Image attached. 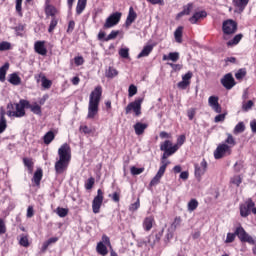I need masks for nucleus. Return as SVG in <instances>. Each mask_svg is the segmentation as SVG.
<instances>
[{
  "label": "nucleus",
  "instance_id": "obj_34",
  "mask_svg": "<svg viewBox=\"0 0 256 256\" xmlns=\"http://www.w3.org/2000/svg\"><path fill=\"white\" fill-rule=\"evenodd\" d=\"M53 139H55V133L53 131L47 132L43 137L45 145H49Z\"/></svg>",
  "mask_w": 256,
  "mask_h": 256
},
{
  "label": "nucleus",
  "instance_id": "obj_30",
  "mask_svg": "<svg viewBox=\"0 0 256 256\" xmlns=\"http://www.w3.org/2000/svg\"><path fill=\"white\" fill-rule=\"evenodd\" d=\"M8 81L11 85H21V77L17 73L10 74Z\"/></svg>",
  "mask_w": 256,
  "mask_h": 256
},
{
  "label": "nucleus",
  "instance_id": "obj_48",
  "mask_svg": "<svg viewBox=\"0 0 256 256\" xmlns=\"http://www.w3.org/2000/svg\"><path fill=\"white\" fill-rule=\"evenodd\" d=\"M57 23H58L57 19L53 17L48 28V33H53V31L57 27Z\"/></svg>",
  "mask_w": 256,
  "mask_h": 256
},
{
  "label": "nucleus",
  "instance_id": "obj_35",
  "mask_svg": "<svg viewBox=\"0 0 256 256\" xmlns=\"http://www.w3.org/2000/svg\"><path fill=\"white\" fill-rule=\"evenodd\" d=\"M23 163H24L25 167H27L28 173H30V174L33 173V166H34L33 159L24 158Z\"/></svg>",
  "mask_w": 256,
  "mask_h": 256
},
{
  "label": "nucleus",
  "instance_id": "obj_22",
  "mask_svg": "<svg viewBox=\"0 0 256 256\" xmlns=\"http://www.w3.org/2000/svg\"><path fill=\"white\" fill-rule=\"evenodd\" d=\"M163 61H173V63H177V61H179V52H170L168 55H164Z\"/></svg>",
  "mask_w": 256,
  "mask_h": 256
},
{
  "label": "nucleus",
  "instance_id": "obj_18",
  "mask_svg": "<svg viewBox=\"0 0 256 256\" xmlns=\"http://www.w3.org/2000/svg\"><path fill=\"white\" fill-rule=\"evenodd\" d=\"M137 19V12L133 9V7L129 8V13L125 22L126 27H131V24Z\"/></svg>",
  "mask_w": 256,
  "mask_h": 256
},
{
  "label": "nucleus",
  "instance_id": "obj_33",
  "mask_svg": "<svg viewBox=\"0 0 256 256\" xmlns=\"http://www.w3.org/2000/svg\"><path fill=\"white\" fill-rule=\"evenodd\" d=\"M57 241H59V238L57 237H52L50 239H48L47 241H45L42 245V251H47V249L49 248V245H53V243H57Z\"/></svg>",
  "mask_w": 256,
  "mask_h": 256
},
{
  "label": "nucleus",
  "instance_id": "obj_43",
  "mask_svg": "<svg viewBox=\"0 0 256 256\" xmlns=\"http://www.w3.org/2000/svg\"><path fill=\"white\" fill-rule=\"evenodd\" d=\"M179 225H181V217H176L174 219V222L170 226L171 231H176L177 227H179Z\"/></svg>",
  "mask_w": 256,
  "mask_h": 256
},
{
  "label": "nucleus",
  "instance_id": "obj_57",
  "mask_svg": "<svg viewBox=\"0 0 256 256\" xmlns=\"http://www.w3.org/2000/svg\"><path fill=\"white\" fill-rule=\"evenodd\" d=\"M9 49H11V43L5 41L0 43V51H9Z\"/></svg>",
  "mask_w": 256,
  "mask_h": 256
},
{
  "label": "nucleus",
  "instance_id": "obj_23",
  "mask_svg": "<svg viewBox=\"0 0 256 256\" xmlns=\"http://www.w3.org/2000/svg\"><path fill=\"white\" fill-rule=\"evenodd\" d=\"M151 51H153V45L144 46L142 51L138 54L137 59H141L142 57H149Z\"/></svg>",
  "mask_w": 256,
  "mask_h": 256
},
{
  "label": "nucleus",
  "instance_id": "obj_45",
  "mask_svg": "<svg viewBox=\"0 0 256 256\" xmlns=\"http://www.w3.org/2000/svg\"><path fill=\"white\" fill-rule=\"evenodd\" d=\"M56 213L59 217H67V214L69 213V210L65 208L58 207L56 209Z\"/></svg>",
  "mask_w": 256,
  "mask_h": 256
},
{
  "label": "nucleus",
  "instance_id": "obj_52",
  "mask_svg": "<svg viewBox=\"0 0 256 256\" xmlns=\"http://www.w3.org/2000/svg\"><path fill=\"white\" fill-rule=\"evenodd\" d=\"M139 207H141V202L139 201V198H138L135 203L129 206V211L135 212L137 211V209H139Z\"/></svg>",
  "mask_w": 256,
  "mask_h": 256
},
{
  "label": "nucleus",
  "instance_id": "obj_26",
  "mask_svg": "<svg viewBox=\"0 0 256 256\" xmlns=\"http://www.w3.org/2000/svg\"><path fill=\"white\" fill-rule=\"evenodd\" d=\"M191 11H193V3H188L183 7V11L178 13L177 17H183V15H190Z\"/></svg>",
  "mask_w": 256,
  "mask_h": 256
},
{
  "label": "nucleus",
  "instance_id": "obj_54",
  "mask_svg": "<svg viewBox=\"0 0 256 256\" xmlns=\"http://www.w3.org/2000/svg\"><path fill=\"white\" fill-rule=\"evenodd\" d=\"M109 197H111L112 201H114V203H119L120 199H121V194L119 192H114L113 194H109Z\"/></svg>",
  "mask_w": 256,
  "mask_h": 256
},
{
  "label": "nucleus",
  "instance_id": "obj_56",
  "mask_svg": "<svg viewBox=\"0 0 256 256\" xmlns=\"http://www.w3.org/2000/svg\"><path fill=\"white\" fill-rule=\"evenodd\" d=\"M245 75H247V71L245 69H240L238 72H236L235 77L236 79L241 80L243 77H245Z\"/></svg>",
  "mask_w": 256,
  "mask_h": 256
},
{
  "label": "nucleus",
  "instance_id": "obj_36",
  "mask_svg": "<svg viewBox=\"0 0 256 256\" xmlns=\"http://www.w3.org/2000/svg\"><path fill=\"white\" fill-rule=\"evenodd\" d=\"M245 131V123L239 122L233 130L234 135H239V133H243Z\"/></svg>",
  "mask_w": 256,
  "mask_h": 256
},
{
  "label": "nucleus",
  "instance_id": "obj_59",
  "mask_svg": "<svg viewBox=\"0 0 256 256\" xmlns=\"http://www.w3.org/2000/svg\"><path fill=\"white\" fill-rule=\"evenodd\" d=\"M191 85V82H186L185 80H182L178 83V88L179 89H182V90H185L187 89L188 86Z\"/></svg>",
  "mask_w": 256,
  "mask_h": 256
},
{
  "label": "nucleus",
  "instance_id": "obj_55",
  "mask_svg": "<svg viewBox=\"0 0 256 256\" xmlns=\"http://www.w3.org/2000/svg\"><path fill=\"white\" fill-rule=\"evenodd\" d=\"M253 105H254V103L251 100H249L248 102H244L242 104V109H243V111H250V109L253 107Z\"/></svg>",
  "mask_w": 256,
  "mask_h": 256
},
{
  "label": "nucleus",
  "instance_id": "obj_3",
  "mask_svg": "<svg viewBox=\"0 0 256 256\" xmlns=\"http://www.w3.org/2000/svg\"><path fill=\"white\" fill-rule=\"evenodd\" d=\"M160 150L164 151L161 159V167L165 165V169H167V165H169V161H167L168 157L177 153V146H173V143L170 140L164 141L163 144L160 145Z\"/></svg>",
  "mask_w": 256,
  "mask_h": 256
},
{
  "label": "nucleus",
  "instance_id": "obj_32",
  "mask_svg": "<svg viewBox=\"0 0 256 256\" xmlns=\"http://www.w3.org/2000/svg\"><path fill=\"white\" fill-rule=\"evenodd\" d=\"M198 207H199V202L197 201V199H191L188 202L187 209L190 213H193V211H195V209H197Z\"/></svg>",
  "mask_w": 256,
  "mask_h": 256
},
{
  "label": "nucleus",
  "instance_id": "obj_46",
  "mask_svg": "<svg viewBox=\"0 0 256 256\" xmlns=\"http://www.w3.org/2000/svg\"><path fill=\"white\" fill-rule=\"evenodd\" d=\"M119 55L122 59H129V48H121L119 50Z\"/></svg>",
  "mask_w": 256,
  "mask_h": 256
},
{
  "label": "nucleus",
  "instance_id": "obj_49",
  "mask_svg": "<svg viewBox=\"0 0 256 256\" xmlns=\"http://www.w3.org/2000/svg\"><path fill=\"white\" fill-rule=\"evenodd\" d=\"M235 237H237V230H235L234 234L233 233H228L225 243H233L235 241Z\"/></svg>",
  "mask_w": 256,
  "mask_h": 256
},
{
  "label": "nucleus",
  "instance_id": "obj_11",
  "mask_svg": "<svg viewBox=\"0 0 256 256\" xmlns=\"http://www.w3.org/2000/svg\"><path fill=\"white\" fill-rule=\"evenodd\" d=\"M103 190L98 189L97 195L92 201V210L93 213L97 214L101 211V206L103 205Z\"/></svg>",
  "mask_w": 256,
  "mask_h": 256
},
{
  "label": "nucleus",
  "instance_id": "obj_47",
  "mask_svg": "<svg viewBox=\"0 0 256 256\" xmlns=\"http://www.w3.org/2000/svg\"><path fill=\"white\" fill-rule=\"evenodd\" d=\"M185 135H180L177 138V143L173 147H177V151H179V147H181L185 143Z\"/></svg>",
  "mask_w": 256,
  "mask_h": 256
},
{
  "label": "nucleus",
  "instance_id": "obj_19",
  "mask_svg": "<svg viewBox=\"0 0 256 256\" xmlns=\"http://www.w3.org/2000/svg\"><path fill=\"white\" fill-rule=\"evenodd\" d=\"M207 17V12L206 11H200V12H195L192 17H190L189 21L192 23V25H195L197 21L200 19H205Z\"/></svg>",
  "mask_w": 256,
  "mask_h": 256
},
{
  "label": "nucleus",
  "instance_id": "obj_8",
  "mask_svg": "<svg viewBox=\"0 0 256 256\" xmlns=\"http://www.w3.org/2000/svg\"><path fill=\"white\" fill-rule=\"evenodd\" d=\"M143 103V98H138L134 102H131L127 105L125 108V113L126 115H129L131 111L134 112L136 117H139L141 115V105Z\"/></svg>",
  "mask_w": 256,
  "mask_h": 256
},
{
  "label": "nucleus",
  "instance_id": "obj_31",
  "mask_svg": "<svg viewBox=\"0 0 256 256\" xmlns=\"http://www.w3.org/2000/svg\"><path fill=\"white\" fill-rule=\"evenodd\" d=\"M227 138L225 139L224 144L228 145V147H230V149H233V147H235L237 145V142L235 141V138L233 137V135L227 133Z\"/></svg>",
  "mask_w": 256,
  "mask_h": 256
},
{
  "label": "nucleus",
  "instance_id": "obj_60",
  "mask_svg": "<svg viewBox=\"0 0 256 256\" xmlns=\"http://www.w3.org/2000/svg\"><path fill=\"white\" fill-rule=\"evenodd\" d=\"M193 77V72H187L182 76V81H186L187 83H191V78Z\"/></svg>",
  "mask_w": 256,
  "mask_h": 256
},
{
  "label": "nucleus",
  "instance_id": "obj_17",
  "mask_svg": "<svg viewBox=\"0 0 256 256\" xmlns=\"http://www.w3.org/2000/svg\"><path fill=\"white\" fill-rule=\"evenodd\" d=\"M34 49L38 53V55H42V56L47 55V48L45 47V41L35 42Z\"/></svg>",
  "mask_w": 256,
  "mask_h": 256
},
{
  "label": "nucleus",
  "instance_id": "obj_44",
  "mask_svg": "<svg viewBox=\"0 0 256 256\" xmlns=\"http://www.w3.org/2000/svg\"><path fill=\"white\" fill-rule=\"evenodd\" d=\"M232 185H236V187H239L241 183H243V179L241 176H234L231 178Z\"/></svg>",
  "mask_w": 256,
  "mask_h": 256
},
{
  "label": "nucleus",
  "instance_id": "obj_2",
  "mask_svg": "<svg viewBox=\"0 0 256 256\" xmlns=\"http://www.w3.org/2000/svg\"><path fill=\"white\" fill-rule=\"evenodd\" d=\"M101 95H103V88L97 86L89 96L88 114L87 119H95L97 113H99V103H101Z\"/></svg>",
  "mask_w": 256,
  "mask_h": 256
},
{
  "label": "nucleus",
  "instance_id": "obj_63",
  "mask_svg": "<svg viewBox=\"0 0 256 256\" xmlns=\"http://www.w3.org/2000/svg\"><path fill=\"white\" fill-rule=\"evenodd\" d=\"M80 131H82V133H85V135H89L92 133L91 128H89L88 126H81Z\"/></svg>",
  "mask_w": 256,
  "mask_h": 256
},
{
  "label": "nucleus",
  "instance_id": "obj_40",
  "mask_svg": "<svg viewBox=\"0 0 256 256\" xmlns=\"http://www.w3.org/2000/svg\"><path fill=\"white\" fill-rule=\"evenodd\" d=\"M119 35V30H112L110 34L104 39V41H113V39H117Z\"/></svg>",
  "mask_w": 256,
  "mask_h": 256
},
{
  "label": "nucleus",
  "instance_id": "obj_61",
  "mask_svg": "<svg viewBox=\"0 0 256 256\" xmlns=\"http://www.w3.org/2000/svg\"><path fill=\"white\" fill-rule=\"evenodd\" d=\"M74 63L75 65H77V67L83 65V63H85V60L83 59L82 56H77L74 58Z\"/></svg>",
  "mask_w": 256,
  "mask_h": 256
},
{
  "label": "nucleus",
  "instance_id": "obj_42",
  "mask_svg": "<svg viewBox=\"0 0 256 256\" xmlns=\"http://www.w3.org/2000/svg\"><path fill=\"white\" fill-rule=\"evenodd\" d=\"M57 14V9L54 6L46 7V15H50V17H55Z\"/></svg>",
  "mask_w": 256,
  "mask_h": 256
},
{
  "label": "nucleus",
  "instance_id": "obj_39",
  "mask_svg": "<svg viewBox=\"0 0 256 256\" xmlns=\"http://www.w3.org/2000/svg\"><path fill=\"white\" fill-rule=\"evenodd\" d=\"M42 81V87L44 89H51V85H53V82H51V80L47 79V77H42L41 79Z\"/></svg>",
  "mask_w": 256,
  "mask_h": 256
},
{
  "label": "nucleus",
  "instance_id": "obj_51",
  "mask_svg": "<svg viewBox=\"0 0 256 256\" xmlns=\"http://www.w3.org/2000/svg\"><path fill=\"white\" fill-rule=\"evenodd\" d=\"M143 171H145V168H137L135 166H132L130 168V172L132 173V175H141Z\"/></svg>",
  "mask_w": 256,
  "mask_h": 256
},
{
  "label": "nucleus",
  "instance_id": "obj_4",
  "mask_svg": "<svg viewBox=\"0 0 256 256\" xmlns=\"http://www.w3.org/2000/svg\"><path fill=\"white\" fill-rule=\"evenodd\" d=\"M236 235L238 239L241 241V243H249V245H254L252 248L253 255H256V238H253V236L249 235L247 231H245V228L242 226H238L236 228Z\"/></svg>",
  "mask_w": 256,
  "mask_h": 256
},
{
  "label": "nucleus",
  "instance_id": "obj_41",
  "mask_svg": "<svg viewBox=\"0 0 256 256\" xmlns=\"http://www.w3.org/2000/svg\"><path fill=\"white\" fill-rule=\"evenodd\" d=\"M29 109L34 113L35 115H41V106L39 104L30 105Z\"/></svg>",
  "mask_w": 256,
  "mask_h": 256
},
{
  "label": "nucleus",
  "instance_id": "obj_14",
  "mask_svg": "<svg viewBox=\"0 0 256 256\" xmlns=\"http://www.w3.org/2000/svg\"><path fill=\"white\" fill-rule=\"evenodd\" d=\"M208 104L215 113H221V105H219V97L217 96H210L208 98Z\"/></svg>",
  "mask_w": 256,
  "mask_h": 256
},
{
  "label": "nucleus",
  "instance_id": "obj_53",
  "mask_svg": "<svg viewBox=\"0 0 256 256\" xmlns=\"http://www.w3.org/2000/svg\"><path fill=\"white\" fill-rule=\"evenodd\" d=\"M135 95H137V86H135V85H130V86H129V89H128V96H129V97H133V96H135Z\"/></svg>",
  "mask_w": 256,
  "mask_h": 256
},
{
  "label": "nucleus",
  "instance_id": "obj_9",
  "mask_svg": "<svg viewBox=\"0 0 256 256\" xmlns=\"http://www.w3.org/2000/svg\"><path fill=\"white\" fill-rule=\"evenodd\" d=\"M121 12H115L111 14L105 21L103 25V29H111L115 27V25H119V21H121Z\"/></svg>",
  "mask_w": 256,
  "mask_h": 256
},
{
  "label": "nucleus",
  "instance_id": "obj_50",
  "mask_svg": "<svg viewBox=\"0 0 256 256\" xmlns=\"http://www.w3.org/2000/svg\"><path fill=\"white\" fill-rule=\"evenodd\" d=\"M93 185H95V178L91 177L89 178L85 183V189L88 191L93 189Z\"/></svg>",
  "mask_w": 256,
  "mask_h": 256
},
{
  "label": "nucleus",
  "instance_id": "obj_5",
  "mask_svg": "<svg viewBox=\"0 0 256 256\" xmlns=\"http://www.w3.org/2000/svg\"><path fill=\"white\" fill-rule=\"evenodd\" d=\"M107 247H109V249H113L111 246V239H109L107 235H103L102 240L97 243L96 251L99 255L106 256L109 254Z\"/></svg>",
  "mask_w": 256,
  "mask_h": 256
},
{
  "label": "nucleus",
  "instance_id": "obj_38",
  "mask_svg": "<svg viewBox=\"0 0 256 256\" xmlns=\"http://www.w3.org/2000/svg\"><path fill=\"white\" fill-rule=\"evenodd\" d=\"M251 213L250 208L246 206L245 204L240 205V215L241 217H249V214Z\"/></svg>",
  "mask_w": 256,
  "mask_h": 256
},
{
  "label": "nucleus",
  "instance_id": "obj_20",
  "mask_svg": "<svg viewBox=\"0 0 256 256\" xmlns=\"http://www.w3.org/2000/svg\"><path fill=\"white\" fill-rule=\"evenodd\" d=\"M153 223H155L153 216L146 217L143 221L144 231H151V229H153Z\"/></svg>",
  "mask_w": 256,
  "mask_h": 256
},
{
  "label": "nucleus",
  "instance_id": "obj_64",
  "mask_svg": "<svg viewBox=\"0 0 256 256\" xmlns=\"http://www.w3.org/2000/svg\"><path fill=\"white\" fill-rule=\"evenodd\" d=\"M174 233H175V230H171V227H169L166 234L167 241L173 238Z\"/></svg>",
  "mask_w": 256,
  "mask_h": 256
},
{
  "label": "nucleus",
  "instance_id": "obj_21",
  "mask_svg": "<svg viewBox=\"0 0 256 256\" xmlns=\"http://www.w3.org/2000/svg\"><path fill=\"white\" fill-rule=\"evenodd\" d=\"M148 125L145 123L137 122L134 125V131L136 135H143L145 133V129H147Z\"/></svg>",
  "mask_w": 256,
  "mask_h": 256
},
{
  "label": "nucleus",
  "instance_id": "obj_12",
  "mask_svg": "<svg viewBox=\"0 0 256 256\" xmlns=\"http://www.w3.org/2000/svg\"><path fill=\"white\" fill-rule=\"evenodd\" d=\"M207 160L203 159L200 164H195L194 168H195V177L196 179H201V177H203V175H205V173H207Z\"/></svg>",
  "mask_w": 256,
  "mask_h": 256
},
{
  "label": "nucleus",
  "instance_id": "obj_6",
  "mask_svg": "<svg viewBox=\"0 0 256 256\" xmlns=\"http://www.w3.org/2000/svg\"><path fill=\"white\" fill-rule=\"evenodd\" d=\"M29 105L27 100H20L19 103L15 104V111L9 110L7 112L8 117H25V106Z\"/></svg>",
  "mask_w": 256,
  "mask_h": 256
},
{
  "label": "nucleus",
  "instance_id": "obj_28",
  "mask_svg": "<svg viewBox=\"0 0 256 256\" xmlns=\"http://www.w3.org/2000/svg\"><path fill=\"white\" fill-rule=\"evenodd\" d=\"M85 7H87V0H78L77 6H76L77 15H81V13L85 11Z\"/></svg>",
  "mask_w": 256,
  "mask_h": 256
},
{
  "label": "nucleus",
  "instance_id": "obj_29",
  "mask_svg": "<svg viewBox=\"0 0 256 256\" xmlns=\"http://www.w3.org/2000/svg\"><path fill=\"white\" fill-rule=\"evenodd\" d=\"M7 71H9V63H5L2 67H0V81H1V83H5V77L7 75Z\"/></svg>",
  "mask_w": 256,
  "mask_h": 256
},
{
  "label": "nucleus",
  "instance_id": "obj_24",
  "mask_svg": "<svg viewBox=\"0 0 256 256\" xmlns=\"http://www.w3.org/2000/svg\"><path fill=\"white\" fill-rule=\"evenodd\" d=\"M43 179V170L37 169L34 173V176L32 178V181L35 183V185H41V180Z\"/></svg>",
  "mask_w": 256,
  "mask_h": 256
},
{
  "label": "nucleus",
  "instance_id": "obj_25",
  "mask_svg": "<svg viewBox=\"0 0 256 256\" xmlns=\"http://www.w3.org/2000/svg\"><path fill=\"white\" fill-rule=\"evenodd\" d=\"M176 43H183V26H179L174 32Z\"/></svg>",
  "mask_w": 256,
  "mask_h": 256
},
{
  "label": "nucleus",
  "instance_id": "obj_15",
  "mask_svg": "<svg viewBox=\"0 0 256 256\" xmlns=\"http://www.w3.org/2000/svg\"><path fill=\"white\" fill-rule=\"evenodd\" d=\"M165 165L164 164L163 166H160L157 174L155 175V177L151 180L150 182V186L151 187H155V185H159L160 181H161V177H163V175H165Z\"/></svg>",
  "mask_w": 256,
  "mask_h": 256
},
{
  "label": "nucleus",
  "instance_id": "obj_58",
  "mask_svg": "<svg viewBox=\"0 0 256 256\" xmlns=\"http://www.w3.org/2000/svg\"><path fill=\"white\" fill-rule=\"evenodd\" d=\"M19 243L22 247H29V238L27 236H21Z\"/></svg>",
  "mask_w": 256,
  "mask_h": 256
},
{
  "label": "nucleus",
  "instance_id": "obj_27",
  "mask_svg": "<svg viewBox=\"0 0 256 256\" xmlns=\"http://www.w3.org/2000/svg\"><path fill=\"white\" fill-rule=\"evenodd\" d=\"M117 75H119V71H117V69L113 67H109L105 71V76L107 77V79H114V77H117Z\"/></svg>",
  "mask_w": 256,
  "mask_h": 256
},
{
  "label": "nucleus",
  "instance_id": "obj_10",
  "mask_svg": "<svg viewBox=\"0 0 256 256\" xmlns=\"http://www.w3.org/2000/svg\"><path fill=\"white\" fill-rule=\"evenodd\" d=\"M222 31L224 35H233V33H237V22L235 20H225L222 24Z\"/></svg>",
  "mask_w": 256,
  "mask_h": 256
},
{
  "label": "nucleus",
  "instance_id": "obj_62",
  "mask_svg": "<svg viewBox=\"0 0 256 256\" xmlns=\"http://www.w3.org/2000/svg\"><path fill=\"white\" fill-rule=\"evenodd\" d=\"M7 129V120H0V134Z\"/></svg>",
  "mask_w": 256,
  "mask_h": 256
},
{
  "label": "nucleus",
  "instance_id": "obj_7",
  "mask_svg": "<svg viewBox=\"0 0 256 256\" xmlns=\"http://www.w3.org/2000/svg\"><path fill=\"white\" fill-rule=\"evenodd\" d=\"M231 153H233L231 146L225 143H222V144H219L216 150L214 151V158L223 159V157H227L231 155Z\"/></svg>",
  "mask_w": 256,
  "mask_h": 256
},
{
  "label": "nucleus",
  "instance_id": "obj_16",
  "mask_svg": "<svg viewBox=\"0 0 256 256\" xmlns=\"http://www.w3.org/2000/svg\"><path fill=\"white\" fill-rule=\"evenodd\" d=\"M234 7H236L235 13H243L245 7L249 4V0H232Z\"/></svg>",
  "mask_w": 256,
  "mask_h": 256
},
{
  "label": "nucleus",
  "instance_id": "obj_13",
  "mask_svg": "<svg viewBox=\"0 0 256 256\" xmlns=\"http://www.w3.org/2000/svg\"><path fill=\"white\" fill-rule=\"evenodd\" d=\"M221 83L225 89H233L235 87V78L231 73H228L221 79Z\"/></svg>",
  "mask_w": 256,
  "mask_h": 256
},
{
  "label": "nucleus",
  "instance_id": "obj_37",
  "mask_svg": "<svg viewBox=\"0 0 256 256\" xmlns=\"http://www.w3.org/2000/svg\"><path fill=\"white\" fill-rule=\"evenodd\" d=\"M243 39V34H238L234 36V38L227 42L228 47H231L233 45H238V43Z\"/></svg>",
  "mask_w": 256,
  "mask_h": 256
},
{
  "label": "nucleus",
  "instance_id": "obj_1",
  "mask_svg": "<svg viewBox=\"0 0 256 256\" xmlns=\"http://www.w3.org/2000/svg\"><path fill=\"white\" fill-rule=\"evenodd\" d=\"M59 159L56 161L54 169L57 175H62L67 171L69 163H71V147L65 143L58 149Z\"/></svg>",
  "mask_w": 256,
  "mask_h": 256
}]
</instances>
